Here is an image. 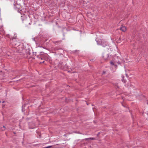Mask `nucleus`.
Returning a JSON list of instances; mask_svg holds the SVG:
<instances>
[{"label":"nucleus","mask_w":148,"mask_h":148,"mask_svg":"<svg viewBox=\"0 0 148 148\" xmlns=\"http://www.w3.org/2000/svg\"><path fill=\"white\" fill-rule=\"evenodd\" d=\"M100 40L98 41L99 44L101 45L103 47H105L107 45V43L104 40L100 39Z\"/></svg>","instance_id":"obj_1"},{"label":"nucleus","mask_w":148,"mask_h":148,"mask_svg":"<svg viewBox=\"0 0 148 148\" xmlns=\"http://www.w3.org/2000/svg\"><path fill=\"white\" fill-rule=\"evenodd\" d=\"M120 29L121 30L122 32H125L127 30L126 27L125 26H122Z\"/></svg>","instance_id":"obj_2"},{"label":"nucleus","mask_w":148,"mask_h":148,"mask_svg":"<svg viewBox=\"0 0 148 148\" xmlns=\"http://www.w3.org/2000/svg\"><path fill=\"white\" fill-rule=\"evenodd\" d=\"M110 63L111 65H114V66H115V67H116L117 66L116 65H115L114 64V62L112 61H111L110 62Z\"/></svg>","instance_id":"obj_3"},{"label":"nucleus","mask_w":148,"mask_h":148,"mask_svg":"<svg viewBox=\"0 0 148 148\" xmlns=\"http://www.w3.org/2000/svg\"><path fill=\"white\" fill-rule=\"evenodd\" d=\"M89 139L90 140H94L95 139V138H90Z\"/></svg>","instance_id":"obj_4"},{"label":"nucleus","mask_w":148,"mask_h":148,"mask_svg":"<svg viewBox=\"0 0 148 148\" xmlns=\"http://www.w3.org/2000/svg\"><path fill=\"white\" fill-rule=\"evenodd\" d=\"M89 138H86L84 140H88V141L89 140H90V139H89Z\"/></svg>","instance_id":"obj_5"},{"label":"nucleus","mask_w":148,"mask_h":148,"mask_svg":"<svg viewBox=\"0 0 148 148\" xmlns=\"http://www.w3.org/2000/svg\"><path fill=\"white\" fill-rule=\"evenodd\" d=\"M124 83H125V81H124Z\"/></svg>","instance_id":"obj_6"},{"label":"nucleus","mask_w":148,"mask_h":148,"mask_svg":"<svg viewBox=\"0 0 148 148\" xmlns=\"http://www.w3.org/2000/svg\"><path fill=\"white\" fill-rule=\"evenodd\" d=\"M1 101H0V103H1Z\"/></svg>","instance_id":"obj_7"}]
</instances>
